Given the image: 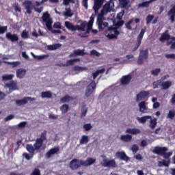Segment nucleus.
<instances>
[{
  "mask_svg": "<svg viewBox=\"0 0 175 175\" xmlns=\"http://www.w3.org/2000/svg\"><path fill=\"white\" fill-rule=\"evenodd\" d=\"M47 140V131H44L41 133L40 138H36L33 145L27 144L26 145V150L29 152V154L23 153V157L26 160L30 161L31 158L33 157L35 151L44 150L45 149V146L43 145V142Z\"/></svg>",
  "mask_w": 175,
  "mask_h": 175,
  "instance_id": "nucleus-1",
  "label": "nucleus"
},
{
  "mask_svg": "<svg viewBox=\"0 0 175 175\" xmlns=\"http://www.w3.org/2000/svg\"><path fill=\"white\" fill-rule=\"evenodd\" d=\"M94 18H95V15L92 14L91 15L90 18V21L87 23L86 21H81V23L80 25H76V29L77 31H85V27H87V33H89V31L92 30V27H93V23H94Z\"/></svg>",
  "mask_w": 175,
  "mask_h": 175,
  "instance_id": "nucleus-2",
  "label": "nucleus"
},
{
  "mask_svg": "<svg viewBox=\"0 0 175 175\" xmlns=\"http://www.w3.org/2000/svg\"><path fill=\"white\" fill-rule=\"evenodd\" d=\"M120 32L118 29L114 26L109 27L108 29L105 31V36L109 40L117 39V36H118Z\"/></svg>",
  "mask_w": 175,
  "mask_h": 175,
  "instance_id": "nucleus-3",
  "label": "nucleus"
},
{
  "mask_svg": "<svg viewBox=\"0 0 175 175\" xmlns=\"http://www.w3.org/2000/svg\"><path fill=\"white\" fill-rule=\"evenodd\" d=\"M41 19H42V23H45L46 28L51 31L52 29V24L53 23V21L51 18L50 14L48 12H44Z\"/></svg>",
  "mask_w": 175,
  "mask_h": 175,
  "instance_id": "nucleus-4",
  "label": "nucleus"
},
{
  "mask_svg": "<svg viewBox=\"0 0 175 175\" xmlns=\"http://www.w3.org/2000/svg\"><path fill=\"white\" fill-rule=\"evenodd\" d=\"M103 158H105L103 159L101 162V165L105 167H108V168H116L117 167V164L116 162V160L113 159L109 160L106 158V156H102Z\"/></svg>",
  "mask_w": 175,
  "mask_h": 175,
  "instance_id": "nucleus-5",
  "label": "nucleus"
},
{
  "mask_svg": "<svg viewBox=\"0 0 175 175\" xmlns=\"http://www.w3.org/2000/svg\"><path fill=\"white\" fill-rule=\"evenodd\" d=\"M146 31V27H144L142 29H141L139 34H138V36L137 38V43H135V46L133 49V51H136L142 44V41L143 40V37L144 36Z\"/></svg>",
  "mask_w": 175,
  "mask_h": 175,
  "instance_id": "nucleus-6",
  "label": "nucleus"
},
{
  "mask_svg": "<svg viewBox=\"0 0 175 175\" xmlns=\"http://www.w3.org/2000/svg\"><path fill=\"white\" fill-rule=\"evenodd\" d=\"M148 57V50H142L140 51L139 57L137 59V64L138 65H142L143 63H144V60L147 59Z\"/></svg>",
  "mask_w": 175,
  "mask_h": 175,
  "instance_id": "nucleus-7",
  "label": "nucleus"
},
{
  "mask_svg": "<svg viewBox=\"0 0 175 175\" xmlns=\"http://www.w3.org/2000/svg\"><path fill=\"white\" fill-rule=\"evenodd\" d=\"M111 11V5L109 3H107L104 5H103L101 12L97 15V17L104 18V16H105L107 13H110Z\"/></svg>",
  "mask_w": 175,
  "mask_h": 175,
  "instance_id": "nucleus-8",
  "label": "nucleus"
},
{
  "mask_svg": "<svg viewBox=\"0 0 175 175\" xmlns=\"http://www.w3.org/2000/svg\"><path fill=\"white\" fill-rule=\"evenodd\" d=\"M96 85L94 81H91L90 83L88 84L87 86L86 92L85 93L86 97H90L92 94L96 89Z\"/></svg>",
  "mask_w": 175,
  "mask_h": 175,
  "instance_id": "nucleus-9",
  "label": "nucleus"
},
{
  "mask_svg": "<svg viewBox=\"0 0 175 175\" xmlns=\"http://www.w3.org/2000/svg\"><path fill=\"white\" fill-rule=\"evenodd\" d=\"M105 3V0H94L93 10L94 11V14L97 15L100 9Z\"/></svg>",
  "mask_w": 175,
  "mask_h": 175,
  "instance_id": "nucleus-10",
  "label": "nucleus"
},
{
  "mask_svg": "<svg viewBox=\"0 0 175 175\" xmlns=\"http://www.w3.org/2000/svg\"><path fill=\"white\" fill-rule=\"evenodd\" d=\"M81 166H82L81 160H79L77 159H73L72 161H70L69 164V167L72 170H77Z\"/></svg>",
  "mask_w": 175,
  "mask_h": 175,
  "instance_id": "nucleus-11",
  "label": "nucleus"
},
{
  "mask_svg": "<svg viewBox=\"0 0 175 175\" xmlns=\"http://www.w3.org/2000/svg\"><path fill=\"white\" fill-rule=\"evenodd\" d=\"M34 100V98L32 97H23L21 100H16V104L17 106H24L28 102H33Z\"/></svg>",
  "mask_w": 175,
  "mask_h": 175,
  "instance_id": "nucleus-12",
  "label": "nucleus"
},
{
  "mask_svg": "<svg viewBox=\"0 0 175 175\" xmlns=\"http://www.w3.org/2000/svg\"><path fill=\"white\" fill-rule=\"evenodd\" d=\"M150 94V92L149 91L142 90L139 93L137 94L136 101L137 103L140 102L143 99H145L146 97H148Z\"/></svg>",
  "mask_w": 175,
  "mask_h": 175,
  "instance_id": "nucleus-13",
  "label": "nucleus"
},
{
  "mask_svg": "<svg viewBox=\"0 0 175 175\" xmlns=\"http://www.w3.org/2000/svg\"><path fill=\"white\" fill-rule=\"evenodd\" d=\"M104 17H98L97 16V25H98V29L100 31H103L105 28L108 27V23L103 22Z\"/></svg>",
  "mask_w": 175,
  "mask_h": 175,
  "instance_id": "nucleus-14",
  "label": "nucleus"
},
{
  "mask_svg": "<svg viewBox=\"0 0 175 175\" xmlns=\"http://www.w3.org/2000/svg\"><path fill=\"white\" fill-rule=\"evenodd\" d=\"M5 38H7L8 40H10L12 43L18 41V34H12L11 32H7V33H5Z\"/></svg>",
  "mask_w": 175,
  "mask_h": 175,
  "instance_id": "nucleus-15",
  "label": "nucleus"
},
{
  "mask_svg": "<svg viewBox=\"0 0 175 175\" xmlns=\"http://www.w3.org/2000/svg\"><path fill=\"white\" fill-rule=\"evenodd\" d=\"M167 151H168V148L167 147H154L152 150L153 154H156L157 155L164 154Z\"/></svg>",
  "mask_w": 175,
  "mask_h": 175,
  "instance_id": "nucleus-16",
  "label": "nucleus"
},
{
  "mask_svg": "<svg viewBox=\"0 0 175 175\" xmlns=\"http://www.w3.org/2000/svg\"><path fill=\"white\" fill-rule=\"evenodd\" d=\"M115 156H116V158L120 159L121 161H124L126 162L130 161V158L126 155V154L124 151L116 152Z\"/></svg>",
  "mask_w": 175,
  "mask_h": 175,
  "instance_id": "nucleus-17",
  "label": "nucleus"
},
{
  "mask_svg": "<svg viewBox=\"0 0 175 175\" xmlns=\"http://www.w3.org/2000/svg\"><path fill=\"white\" fill-rule=\"evenodd\" d=\"M96 162V159L88 158L86 161L81 160V164L83 167H89Z\"/></svg>",
  "mask_w": 175,
  "mask_h": 175,
  "instance_id": "nucleus-18",
  "label": "nucleus"
},
{
  "mask_svg": "<svg viewBox=\"0 0 175 175\" xmlns=\"http://www.w3.org/2000/svg\"><path fill=\"white\" fill-rule=\"evenodd\" d=\"M59 152V147H54L50 149L48 152H46V158L50 159L52 155L57 154Z\"/></svg>",
  "mask_w": 175,
  "mask_h": 175,
  "instance_id": "nucleus-19",
  "label": "nucleus"
},
{
  "mask_svg": "<svg viewBox=\"0 0 175 175\" xmlns=\"http://www.w3.org/2000/svg\"><path fill=\"white\" fill-rule=\"evenodd\" d=\"M167 16H170L171 23H174L175 21V5L167 12Z\"/></svg>",
  "mask_w": 175,
  "mask_h": 175,
  "instance_id": "nucleus-20",
  "label": "nucleus"
},
{
  "mask_svg": "<svg viewBox=\"0 0 175 175\" xmlns=\"http://www.w3.org/2000/svg\"><path fill=\"white\" fill-rule=\"evenodd\" d=\"M5 87L10 88V92L18 90L16 82H14L13 81H12L10 83H5Z\"/></svg>",
  "mask_w": 175,
  "mask_h": 175,
  "instance_id": "nucleus-21",
  "label": "nucleus"
},
{
  "mask_svg": "<svg viewBox=\"0 0 175 175\" xmlns=\"http://www.w3.org/2000/svg\"><path fill=\"white\" fill-rule=\"evenodd\" d=\"M138 107H139L140 113H145L148 111L145 101L140 102L139 104H138Z\"/></svg>",
  "mask_w": 175,
  "mask_h": 175,
  "instance_id": "nucleus-22",
  "label": "nucleus"
},
{
  "mask_svg": "<svg viewBox=\"0 0 175 175\" xmlns=\"http://www.w3.org/2000/svg\"><path fill=\"white\" fill-rule=\"evenodd\" d=\"M133 140V135H120V141L122 142H131Z\"/></svg>",
  "mask_w": 175,
  "mask_h": 175,
  "instance_id": "nucleus-23",
  "label": "nucleus"
},
{
  "mask_svg": "<svg viewBox=\"0 0 175 175\" xmlns=\"http://www.w3.org/2000/svg\"><path fill=\"white\" fill-rule=\"evenodd\" d=\"M64 25L66 26V29L70 31H77L76 29V25H74L72 23H70L69 21H66L64 23Z\"/></svg>",
  "mask_w": 175,
  "mask_h": 175,
  "instance_id": "nucleus-24",
  "label": "nucleus"
},
{
  "mask_svg": "<svg viewBox=\"0 0 175 175\" xmlns=\"http://www.w3.org/2000/svg\"><path fill=\"white\" fill-rule=\"evenodd\" d=\"M171 38V36L168 33V31H165L159 38V40L161 42H165V40H169Z\"/></svg>",
  "mask_w": 175,
  "mask_h": 175,
  "instance_id": "nucleus-25",
  "label": "nucleus"
},
{
  "mask_svg": "<svg viewBox=\"0 0 175 175\" xmlns=\"http://www.w3.org/2000/svg\"><path fill=\"white\" fill-rule=\"evenodd\" d=\"M131 81V75H125L122 77V79H120V82L122 85H127L130 83Z\"/></svg>",
  "mask_w": 175,
  "mask_h": 175,
  "instance_id": "nucleus-26",
  "label": "nucleus"
},
{
  "mask_svg": "<svg viewBox=\"0 0 175 175\" xmlns=\"http://www.w3.org/2000/svg\"><path fill=\"white\" fill-rule=\"evenodd\" d=\"M27 72V70H24V69H18L16 70V77L19 79H23L24 78L25 73Z\"/></svg>",
  "mask_w": 175,
  "mask_h": 175,
  "instance_id": "nucleus-27",
  "label": "nucleus"
},
{
  "mask_svg": "<svg viewBox=\"0 0 175 175\" xmlns=\"http://www.w3.org/2000/svg\"><path fill=\"white\" fill-rule=\"evenodd\" d=\"M25 7L26 10V13H27L28 14H31V10H33V7H31V2L27 1L25 3Z\"/></svg>",
  "mask_w": 175,
  "mask_h": 175,
  "instance_id": "nucleus-28",
  "label": "nucleus"
},
{
  "mask_svg": "<svg viewBox=\"0 0 175 175\" xmlns=\"http://www.w3.org/2000/svg\"><path fill=\"white\" fill-rule=\"evenodd\" d=\"M150 116H145L142 118L137 117V120L139 122L140 124H145L147 120H151Z\"/></svg>",
  "mask_w": 175,
  "mask_h": 175,
  "instance_id": "nucleus-29",
  "label": "nucleus"
},
{
  "mask_svg": "<svg viewBox=\"0 0 175 175\" xmlns=\"http://www.w3.org/2000/svg\"><path fill=\"white\" fill-rule=\"evenodd\" d=\"M172 86V82L167 81L162 82L161 83V90H168Z\"/></svg>",
  "mask_w": 175,
  "mask_h": 175,
  "instance_id": "nucleus-30",
  "label": "nucleus"
},
{
  "mask_svg": "<svg viewBox=\"0 0 175 175\" xmlns=\"http://www.w3.org/2000/svg\"><path fill=\"white\" fill-rule=\"evenodd\" d=\"M126 133L138 135L140 133V130L139 129H128L126 130Z\"/></svg>",
  "mask_w": 175,
  "mask_h": 175,
  "instance_id": "nucleus-31",
  "label": "nucleus"
},
{
  "mask_svg": "<svg viewBox=\"0 0 175 175\" xmlns=\"http://www.w3.org/2000/svg\"><path fill=\"white\" fill-rule=\"evenodd\" d=\"M157 0H150L138 4L139 8H148L149 5L152 2H155Z\"/></svg>",
  "mask_w": 175,
  "mask_h": 175,
  "instance_id": "nucleus-32",
  "label": "nucleus"
},
{
  "mask_svg": "<svg viewBox=\"0 0 175 175\" xmlns=\"http://www.w3.org/2000/svg\"><path fill=\"white\" fill-rule=\"evenodd\" d=\"M89 142V137L88 135H82L81 140H79V144L83 145L87 144Z\"/></svg>",
  "mask_w": 175,
  "mask_h": 175,
  "instance_id": "nucleus-33",
  "label": "nucleus"
},
{
  "mask_svg": "<svg viewBox=\"0 0 175 175\" xmlns=\"http://www.w3.org/2000/svg\"><path fill=\"white\" fill-rule=\"evenodd\" d=\"M64 16L67 18H71L74 16V13H72L71 8H66V12H64Z\"/></svg>",
  "mask_w": 175,
  "mask_h": 175,
  "instance_id": "nucleus-34",
  "label": "nucleus"
},
{
  "mask_svg": "<svg viewBox=\"0 0 175 175\" xmlns=\"http://www.w3.org/2000/svg\"><path fill=\"white\" fill-rule=\"evenodd\" d=\"M105 68H102L101 70H96V72L92 73L93 80H95L96 77H98L99 75L103 74L105 72Z\"/></svg>",
  "mask_w": 175,
  "mask_h": 175,
  "instance_id": "nucleus-35",
  "label": "nucleus"
},
{
  "mask_svg": "<svg viewBox=\"0 0 175 175\" xmlns=\"http://www.w3.org/2000/svg\"><path fill=\"white\" fill-rule=\"evenodd\" d=\"M88 112V109L86 108V105L85 104L82 105L81 118L85 117Z\"/></svg>",
  "mask_w": 175,
  "mask_h": 175,
  "instance_id": "nucleus-36",
  "label": "nucleus"
},
{
  "mask_svg": "<svg viewBox=\"0 0 175 175\" xmlns=\"http://www.w3.org/2000/svg\"><path fill=\"white\" fill-rule=\"evenodd\" d=\"M120 5L122 8L125 9L129 3H130V0H119Z\"/></svg>",
  "mask_w": 175,
  "mask_h": 175,
  "instance_id": "nucleus-37",
  "label": "nucleus"
},
{
  "mask_svg": "<svg viewBox=\"0 0 175 175\" xmlns=\"http://www.w3.org/2000/svg\"><path fill=\"white\" fill-rule=\"evenodd\" d=\"M167 45L170 44V49L175 50V37H171V41L167 42Z\"/></svg>",
  "mask_w": 175,
  "mask_h": 175,
  "instance_id": "nucleus-38",
  "label": "nucleus"
},
{
  "mask_svg": "<svg viewBox=\"0 0 175 175\" xmlns=\"http://www.w3.org/2000/svg\"><path fill=\"white\" fill-rule=\"evenodd\" d=\"M133 18L129 19V21L125 23V28L129 31L133 30V27H131V24H133Z\"/></svg>",
  "mask_w": 175,
  "mask_h": 175,
  "instance_id": "nucleus-39",
  "label": "nucleus"
},
{
  "mask_svg": "<svg viewBox=\"0 0 175 175\" xmlns=\"http://www.w3.org/2000/svg\"><path fill=\"white\" fill-rule=\"evenodd\" d=\"M41 97L43 98H51L52 97V93L50 91L43 92L41 93Z\"/></svg>",
  "mask_w": 175,
  "mask_h": 175,
  "instance_id": "nucleus-40",
  "label": "nucleus"
},
{
  "mask_svg": "<svg viewBox=\"0 0 175 175\" xmlns=\"http://www.w3.org/2000/svg\"><path fill=\"white\" fill-rule=\"evenodd\" d=\"M60 110L62 111V113H67L69 110V106L68 104H64L60 107Z\"/></svg>",
  "mask_w": 175,
  "mask_h": 175,
  "instance_id": "nucleus-41",
  "label": "nucleus"
},
{
  "mask_svg": "<svg viewBox=\"0 0 175 175\" xmlns=\"http://www.w3.org/2000/svg\"><path fill=\"white\" fill-rule=\"evenodd\" d=\"M21 38H22L23 40L29 39V31L27 29L23 30L22 31V33L21 34Z\"/></svg>",
  "mask_w": 175,
  "mask_h": 175,
  "instance_id": "nucleus-42",
  "label": "nucleus"
},
{
  "mask_svg": "<svg viewBox=\"0 0 175 175\" xmlns=\"http://www.w3.org/2000/svg\"><path fill=\"white\" fill-rule=\"evenodd\" d=\"M170 165V160L169 161H165V160H163L161 161H159L158 162V165L159 167H169Z\"/></svg>",
  "mask_w": 175,
  "mask_h": 175,
  "instance_id": "nucleus-43",
  "label": "nucleus"
},
{
  "mask_svg": "<svg viewBox=\"0 0 175 175\" xmlns=\"http://www.w3.org/2000/svg\"><path fill=\"white\" fill-rule=\"evenodd\" d=\"M161 85H162L161 80H157L156 81H153L152 82V88L153 89L159 88L160 85L161 86Z\"/></svg>",
  "mask_w": 175,
  "mask_h": 175,
  "instance_id": "nucleus-44",
  "label": "nucleus"
},
{
  "mask_svg": "<svg viewBox=\"0 0 175 175\" xmlns=\"http://www.w3.org/2000/svg\"><path fill=\"white\" fill-rule=\"evenodd\" d=\"M157 118H153L150 120V124L149 126L150 129H154L155 126H157Z\"/></svg>",
  "mask_w": 175,
  "mask_h": 175,
  "instance_id": "nucleus-45",
  "label": "nucleus"
},
{
  "mask_svg": "<svg viewBox=\"0 0 175 175\" xmlns=\"http://www.w3.org/2000/svg\"><path fill=\"white\" fill-rule=\"evenodd\" d=\"M14 77L13 75H5L2 76V80L3 81H10L12 80Z\"/></svg>",
  "mask_w": 175,
  "mask_h": 175,
  "instance_id": "nucleus-46",
  "label": "nucleus"
},
{
  "mask_svg": "<svg viewBox=\"0 0 175 175\" xmlns=\"http://www.w3.org/2000/svg\"><path fill=\"white\" fill-rule=\"evenodd\" d=\"M73 55L75 56H83L84 55V50H75L73 51Z\"/></svg>",
  "mask_w": 175,
  "mask_h": 175,
  "instance_id": "nucleus-47",
  "label": "nucleus"
},
{
  "mask_svg": "<svg viewBox=\"0 0 175 175\" xmlns=\"http://www.w3.org/2000/svg\"><path fill=\"white\" fill-rule=\"evenodd\" d=\"M71 99L72 97L68 95H66L65 96L61 98V102L65 103L66 102H69L70 100H71Z\"/></svg>",
  "mask_w": 175,
  "mask_h": 175,
  "instance_id": "nucleus-48",
  "label": "nucleus"
},
{
  "mask_svg": "<svg viewBox=\"0 0 175 175\" xmlns=\"http://www.w3.org/2000/svg\"><path fill=\"white\" fill-rule=\"evenodd\" d=\"M175 117V110H170L169 113H167V118L173 120Z\"/></svg>",
  "mask_w": 175,
  "mask_h": 175,
  "instance_id": "nucleus-49",
  "label": "nucleus"
},
{
  "mask_svg": "<svg viewBox=\"0 0 175 175\" xmlns=\"http://www.w3.org/2000/svg\"><path fill=\"white\" fill-rule=\"evenodd\" d=\"M13 8L14 9V11L18 13H21V7L19 6L18 3H16L14 4Z\"/></svg>",
  "mask_w": 175,
  "mask_h": 175,
  "instance_id": "nucleus-50",
  "label": "nucleus"
},
{
  "mask_svg": "<svg viewBox=\"0 0 175 175\" xmlns=\"http://www.w3.org/2000/svg\"><path fill=\"white\" fill-rule=\"evenodd\" d=\"M154 19V16L151 14L147 15L146 20V25L150 24L152 21Z\"/></svg>",
  "mask_w": 175,
  "mask_h": 175,
  "instance_id": "nucleus-51",
  "label": "nucleus"
},
{
  "mask_svg": "<svg viewBox=\"0 0 175 175\" xmlns=\"http://www.w3.org/2000/svg\"><path fill=\"white\" fill-rule=\"evenodd\" d=\"M77 59H70L68 61L66 62L67 66L74 65V64L77 62H78Z\"/></svg>",
  "mask_w": 175,
  "mask_h": 175,
  "instance_id": "nucleus-52",
  "label": "nucleus"
},
{
  "mask_svg": "<svg viewBox=\"0 0 175 175\" xmlns=\"http://www.w3.org/2000/svg\"><path fill=\"white\" fill-rule=\"evenodd\" d=\"M161 72V68H156L154 70L151 71L152 75L157 77Z\"/></svg>",
  "mask_w": 175,
  "mask_h": 175,
  "instance_id": "nucleus-53",
  "label": "nucleus"
},
{
  "mask_svg": "<svg viewBox=\"0 0 175 175\" xmlns=\"http://www.w3.org/2000/svg\"><path fill=\"white\" fill-rule=\"evenodd\" d=\"M172 155V152H165L164 154H161L160 156H163L165 159H169V158Z\"/></svg>",
  "mask_w": 175,
  "mask_h": 175,
  "instance_id": "nucleus-54",
  "label": "nucleus"
},
{
  "mask_svg": "<svg viewBox=\"0 0 175 175\" xmlns=\"http://www.w3.org/2000/svg\"><path fill=\"white\" fill-rule=\"evenodd\" d=\"M8 31L7 26H0V34H3Z\"/></svg>",
  "mask_w": 175,
  "mask_h": 175,
  "instance_id": "nucleus-55",
  "label": "nucleus"
},
{
  "mask_svg": "<svg viewBox=\"0 0 175 175\" xmlns=\"http://www.w3.org/2000/svg\"><path fill=\"white\" fill-rule=\"evenodd\" d=\"M131 150L133 153L136 154L137 151H139V146L137 145L134 144L131 147Z\"/></svg>",
  "mask_w": 175,
  "mask_h": 175,
  "instance_id": "nucleus-56",
  "label": "nucleus"
},
{
  "mask_svg": "<svg viewBox=\"0 0 175 175\" xmlns=\"http://www.w3.org/2000/svg\"><path fill=\"white\" fill-rule=\"evenodd\" d=\"M83 128L85 129V131H89L92 129V126L90 124H86L83 125Z\"/></svg>",
  "mask_w": 175,
  "mask_h": 175,
  "instance_id": "nucleus-57",
  "label": "nucleus"
},
{
  "mask_svg": "<svg viewBox=\"0 0 175 175\" xmlns=\"http://www.w3.org/2000/svg\"><path fill=\"white\" fill-rule=\"evenodd\" d=\"M90 55H94V56H96V57L100 56V53H99L98 51H96V50L91 51Z\"/></svg>",
  "mask_w": 175,
  "mask_h": 175,
  "instance_id": "nucleus-58",
  "label": "nucleus"
},
{
  "mask_svg": "<svg viewBox=\"0 0 175 175\" xmlns=\"http://www.w3.org/2000/svg\"><path fill=\"white\" fill-rule=\"evenodd\" d=\"M30 175H40V170L38 168H35Z\"/></svg>",
  "mask_w": 175,
  "mask_h": 175,
  "instance_id": "nucleus-59",
  "label": "nucleus"
},
{
  "mask_svg": "<svg viewBox=\"0 0 175 175\" xmlns=\"http://www.w3.org/2000/svg\"><path fill=\"white\" fill-rule=\"evenodd\" d=\"M64 5H68L70 3H75V0H63Z\"/></svg>",
  "mask_w": 175,
  "mask_h": 175,
  "instance_id": "nucleus-60",
  "label": "nucleus"
},
{
  "mask_svg": "<svg viewBox=\"0 0 175 175\" xmlns=\"http://www.w3.org/2000/svg\"><path fill=\"white\" fill-rule=\"evenodd\" d=\"M27 122H20V123L18 124V127H19L20 129L25 128V126H27Z\"/></svg>",
  "mask_w": 175,
  "mask_h": 175,
  "instance_id": "nucleus-61",
  "label": "nucleus"
},
{
  "mask_svg": "<svg viewBox=\"0 0 175 175\" xmlns=\"http://www.w3.org/2000/svg\"><path fill=\"white\" fill-rule=\"evenodd\" d=\"M124 25V21H122V20H119V21H118L116 23V26L118 27H122Z\"/></svg>",
  "mask_w": 175,
  "mask_h": 175,
  "instance_id": "nucleus-62",
  "label": "nucleus"
},
{
  "mask_svg": "<svg viewBox=\"0 0 175 175\" xmlns=\"http://www.w3.org/2000/svg\"><path fill=\"white\" fill-rule=\"evenodd\" d=\"M165 57L167 59H175V54H167L165 55Z\"/></svg>",
  "mask_w": 175,
  "mask_h": 175,
  "instance_id": "nucleus-63",
  "label": "nucleus"
},
{
  "mask_svg": "<svg viewBox=\"0 0 175 175\" xmlns=\"http://www.w3.org/2000/svg\"><path fill=\"white\" fill-rule=\"evenodd\" d=\"M53 27H54L55 29H62L61 23L59 22L54 23Z\"/></svg>",
  "mask_w": 175,
  "mask_h": 175,
  "instance_id": "nucleus-64",
  "label": "nucleus"
}]
</instances>
